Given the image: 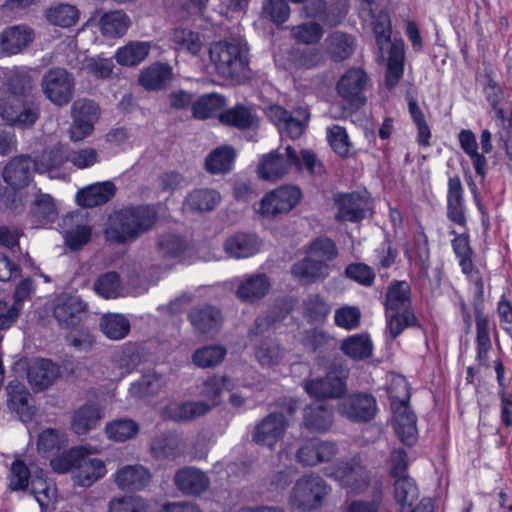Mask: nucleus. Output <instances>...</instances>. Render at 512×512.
<instances>
[{
	"mask_svg": "<svg viewBox=\"0 0 512 512\" xmlns=\"http://www.w3.org/2000/svg\"><path fill=\"white\" fill-rule=\"evenodd\" d=\"M150 450L157 459H174L180 453V443L176 436L161 434L152 439Z\"/></svg>",
	"mask_w": 512,
	"mask_h": 512,
	"instance_id": "obj_54",
	"label": "nucleus"
},
{
	"mask_svg": "<svg viewBox=\"0 0 512 512\" xmlns=\"http://www.w3.org/2000/svg\"><path fill=\"white\" fill-rule=\"evenodd\" d=\"M151 480L150 472L142 465H128L116 473L115 481L122 490H142Z\"/></svg>",
	"mask_w": 512,
	"mask_h": 512,
	"instance_id": "obj_33",
	"label": "nucleus"
},
{
	"mask_svg": "<svg viewBox=\"0 0 512 512\" xmlns=\"http://www.w3.org/2000/svg\"><path fill=\"white\" fill-rule=\"evenodd\" d=\"M452 247L459 258V265L464 274H470L473 270L472 254L468 235L460 234L452 240Z\"/></svg>",
	"mask_w": 512,
	"mask_h": 512,
	"instance_id": "obj_62",
	"label": "nucleus"
},
{
	"mask_svg": "<svg viewBox=\"0 0 512 512\" xmlns=\"http://www.w3.org/2000/svg\"><path fill=\"white\" fill-rule=\"evenodd\" d=\"M219 121L223 125L246 130L256 124L257 116L251 108L237 104L232 108L221 110Z\"/></svg>",
	"mask_w": 512,
	"mask_h": 512,
	"instance_id": "obj_37",
	"label": "nucleus"
},
{
	"mask_svg": "<svg viewBox=\"0 0 512 512\" xmlns=\"http://www.w3.org/2000/svg\"><path fill=\"white\" fill-rule=\"evenodd\" d=\"M337 410L351 422L366 423L373 420L378 412L377 400L372 394L355 392L344 397Z\"/></svg>",
	"mask_w": 512,
	"mask_h": 512,
	"instance_id": "obj_7",
	"label": "nucleus"
},
{
	"mask_svg": "<svg viewBox=\"0 0 512 512\" xmlns=\"http://www.w3.org/2000/svg\"><path fill=\"white\" fill-rule=\"evenodd\" d=\"M301 198V192L294 186L279 187L264 196L260 203V213L274 217L287 213L295 207Z\"/></svg>",
	"mask_w": 512,
	"mask_h": 512,
	"instance_id": "obj_14",
	"label": "nucleus"
},
{
	"mask_svg": "<svg viewBox=\"0 0 512 512\" xmlns=\"http://www.w3.org/2000/svg\"><path fill=\"white\" fill-rule=\"evenodd\" d=\"M100 329L109 339L120 340L128 335L130 322L120 314H105L100 320Z\"/></svg>",
	"mask_w": 512,
	"mask_h": 512,
	"instance_id": "obj_48",
	"label": "nucleus"
},
{
	"mask_svg": "<svg viewBox=\"0 0 512 512\" xmlns=\"http://www.w3.org/2000/svg\"><path fill=\"white\" fill-rule=\"evenodd\" d=\"M34 31L27 25H14L0 32V53L15 55L32 43Z\"/></svg>",
	"mask_w": 512,
	"mask_h": 512,
	"instance_id": "obj_18",
	"label": "nucleus"
},
{
	"mask_svg": "<svg viewBox=\"0 0 512 512\" xmlns=\"http://www.w3.org/2000/svg\"><path fill=\"white\" fill-rule=\"evenodd\" d=\"M304 316L310 322H323L331 311L330 305L319 294H311L304 301Z\"/></svg>",
	"mask_w": 512,
	"mask_h": 512,
	"instance_id": "obj_59",
	"label": "nucleus"
},
{
	"mask_svg": "<svg viewBox=\"0 0 512 512\" xmlns=\"http://www.w3.org/2000/svg\"><path fill=\"white\" fill-rule=\"evenodd\" d=\"M271 288V281L264 273L244 278L237 287L236 295L243 302L254 303L264 298Z\"/></svg>",
	"mask_w": 512,
	"mask_h": 512,
	"instance_id": "obj_25",
	"label": "nucleus"
},
{
	"mask_svg": "<svg viewBox=\"0 0 512 512\" xmlns=\"http://www.w3.org/2000/svg\"><path fill=\"white\" fill-rule=\"evenodd\" d=\"M31 213L39 221H52L57 215L53 198L49 194L37 193L31 206Z\"/></svg>",
	"mask_w": 512,
	"mask_h": 512,
	"instance_id": "obj_63",
	"label": "nucleus"
},
{
	"mask_svg": "<svg viewBox=\"0 0 512 512\" xmlns=\"http://www.w3.org/2000/svg\"><path fill=\"white\" fill-rule=\"evenodd\" d=\"M292 167H300V159L296 151L291 146H287L284 153L277 150L263 156L258 166V175L264 180L277 181L283 178Z\"/></svg>",
	"mask_w": 512,
	"mask_h": 512,
	"instance_id": "obj_9",
	"label": "nucleus"
},
{
	"mask_svg": "<svg viewBox=\"0 0 512 512\" xmlns=\"http://www.w3.org/2000/svg\"><path fill=\"white\" fill-rule=\"evenodd\" d=\"M60 375V368L49 359H40L28 369V380L35 390L50 386Z\"/></svg>",
	"mask_w": 512,
	"mask_h": 512,
	"instance_id": "obj_31",
	"label": "nucleus"
},
{
	"mask_svg": "<svg viewBox=\"0 0 512 512\" xmlns=\"http://www.w3.org/2000/svg\"><path fill=\"white\" fill-rule=\"evenodd\" d=\"M329 273L330 266L324 261H318L313 257H305L294 263L291 267L293 278L301 285L322 281L329 276Z\"/></svg>",
	"mask_w": 512,
	"mask_h": 512,
	"instance_id": "obj_23",
	"label": "nucleus"
},
{
	"mask_svg": "<svg viewBox=\"0 0 512 512\" xmlns=\"http://www.w3.org/2000/svg\"><path fill=\"white\" fill-rule=\"evenodd\" d=\"M261 247V240L254 233L238 232L228 237L223 245L225 253L235 259L255 255Z\"/></svg>",
	"mask_w": 512,
	"mask_h": 512,
	"instance_id": "obj_24",
	"label": "nucleus"
},
{
	"mask_svg": "<svg viewBox=\"0 0 512 512\" xmlns=\"http://www.w3.org/2000/svg\"><path fill=\"white\" fill-rule=\"evenodd\" d=\"M173 78L171 66L164 63H153L145 68L139 77V83L149 91L165 89Z\"/></svg>",
	"mask_w": 512,
	"mask_h": 512,
	"instance_id": "obj_32",
	"label": "nucleus"
},
{
	"mask_svg": "<svg viewBox=\"0 0 512 512\" xmlns=\"http://www.w3.org/2000/svg\"><path fill=\"white\" fill-rule=\"evenodd\" d=\"M157 220L158 212L153 206L125 207L110 216L104 234L108 241L118 244L133 242L150 231Z\"/></svg>",
	"mask_w": 512,
	"mask_h": 512,
	"instance_id": "obj_2",
	"label": "nucleus"
},
{
	"mask_svg": "<svg viewBox=\"0 0 512 512\" xmlns=\"http://www.w3.org/2000/svg\"><path fill=\"white\" fill-rule=\"evenodd\" d=\"M333 423V411L323 404H311L304 409L303 424L314 432H325Z\"/></svg>",
	"mask_w": 512,
	"mask_h": 512,
	"instance_id": "obj_36",
	"label": "nucleus"
},
{
	"mask_svg": "<svg viewBox=\"0 0 512 512\" xmlns=\"http://www.w3.org/2000/svg\"><path fill=\"white\" fill-rule=\"evenodd\" d=\"M66 161H68L67 152L63 147L57 146L44 150L41 155L33 159V169L35 172L46 173L60 168Z\"/></svg>",
	"mask_w": 512,
	"mask_h": 512,
	"instance_id": "obj_47",
	"label": "nucleus"
},
{
	"mask_svg": "<svg viewBox=\"0 0 512 512\" xmlns=\"http://www.w3.org/2000/svg\"><path fill=\"white\" fill-rule=\"evenodd\" d=\"M447 217L460 226L466 225L464 189L458 176L448 180Z\"/></svg>",
	"mask_w": 512,
	"mask_h": 512,
	"instance_id": "obj_27",
	"label": "nucleus"
},
{
	"mask_svg": "<svg viewBox=\"0 0 512 512\" xmlns=\"http://www.w3.org/2000/svg\"><path fill=\"white\" fill-rule=\"evenodd\" d=\"M188 318L194 329L202 335H215L222 324L221 311L211 305L197 306L190 310Z\"/></svg>",
	"mask_w": 512,
	"mask_h": 512,
	"instance_id": "obj_19",
	"label": "nucleus"
},
{
	"mask_svg": "<svg viewBox=\"0 0 512 512\" xmlns=\"http://www.w3.org/2000/svg\"><path fill=\"white\" fill-rule=\"evenodd\" d=\"M406 256L422 274L427 275L429 269V246L427 236L419 232L414 236V248L406 251Z\"/></svg>",
	"mask_w": 512,
	"mask_h": 512,
	"instance_id": "obj_49",
	"label": "nucleus"
},
{
	"mask_svg": "<svg viewBox=\"0 0 512 512\" xmlns=\"http://www.w3.org/2000/svg\"><path fill=\"white\" fill-rule=\"evenodd\" d=\"M394 497L403 508L412 507L419 497V490L415 481L408 476L398 477L394 483Z\"/></svg>",
	"mask_w": 512,
	"mask_h": 512,
	"instance_id": "obj_52",
	"label": "nucleus"
},
{
	"mask_svg": "<svg viewBox=\"0 0 512 512\" xmlns=\"http://www.w3.org/2000/svg\"><path fill=\"white\" fill-rule=\"evenodd\" d=\"M171 40L175 44L176 49L191 54H197L202 47V40L199 33L186 28L174 29Z\"/></svg>",
	"mask_w": 512,
	"mask_h": 512,
	"instance_id": "obj_55",
	"label": "nucleus"
},
{
	"mask_svg": "<svg viewBox=\"0 0 512 512\" xmlns=\"http://www.w3.org/2000/svg\"><path fill=\"white\" fill-rule=\"evenodd\" d=\"M245 47L238 40L218 41L211 44L210 59L217 72L226 79H235L246 69Z\"/></svg>",
	"mask_w": 512,
	"mask_h": 512,
	"instance_id": "obj_4",
	"label": "nucleus"
},
{
	"mask_svg": "<svg viewBox=\"0 0 512 512\" xmlns=\"http://www.w3.org/2000/svg\"><path fill=\"white\" fill-rule=\"evenodd\" d=\"M164 377L155 372L144 374L138 381L131 384L129 393L131 396L139 399H147L156 396L165 386Z\"/></svg>",
	"mask_w": 512,
	"mask_h": 512,
	"instance_id": "obj_40",
	"label": "nucleus"
},
{
	"mask_svg": "<svg viewBox=\"0 0 512 512\" xmlns=\"http://www.w3.org/2000/svg\"><path fill=\"white\" fill-rule=\"evenodd\" d=\"M116 192L113 182L105 181L92 184L78 191L76 195L77 202L83 207H96L107 203Z\"/></svg>",
	"mask_w": 512,
	"mask_h": 512,
	"instance_id": "obj_30",
	"label": "nucleus"
},
{
	"mask_svg": "<svg viewBox=\"0 0 512 512\" xmlns=\"http://www.w3.org/2000/svg\"><path fill=\"white\" fill-rule=\"evenodd\" d=\"M94 289L103 298H116L121 292L120 277L116 272H107L97 278Z\"/></svg>",
	"mask_w": 512,
	"mask_h": 512,
	"instance_id": "obj_61",
	"label": "nucleus"
},
{
	"mask_svg": "<svg viewBox=\"0 0 512 512\" xmlns=\"http://www.w3.org/2000/svg\"><path fill=\"white\" fill-rule=\"evenodd\" d=\"M338 452L335 442L312 437L300 444L295 459L303 467H314L331 461Z\"/></svg>",
	"mask_w": 512,
	"mask_h": 512,
	"instance_id": "obj_11",
	"label": "nucleus"
},
{
	"mask_svg": "<svg viewBox=\"0 0 512 512\" xmlns=\"http://www.w3.org/2000/svg\"><path fill=\"white\" fill-rule=\"evenodd\" d=\"M365 5L362 8V12L367 13L371 17L370 25L381 60H385L387 54V70L384 84L391 91L403 76L405 60L404 42L401 39L392 41V26L388 13L382 10L376 13L373 9V0H365Z\"/></svg>",
	"mask_w": 512,
	"mask_h": 512,
	"instance_id": "obj_1",
	"label": "nucleus"
},
{
	"mask_svg": "<svg viewBox=\"0 0 512 512\" xmlns=\"http://www.w3.org/2000/svg\"><path fill=\"white\" fill-rule=\"evenodd\" d=\"M105 431L108 438L124 442L138 433L139 425L132 419L121 418L108 423Z\"/></svg>",
	"mask_w": 512,
	"mask_h": 512,
	"instance_id": "obj_56",
	"label": "nucleus"
},
{
	"mask_svg": "<svg viewBox=\"0 0 512 512\" xmlns=\"http://www.w3.org/2000/svg\"><path fill=\"white\" fill-rule=\"evenodd\" d=\"M106 473L104 462L88 455L87 450L82 447L80 457L74 470L73 480L76 485L89 487Z\"/></svg>",
	"mask_w": 512,
	"mask_h": 512,
	"instance_id": "obj_22",
	"label": "nucleus"
},
{
	"mask_svg": "<svg viewBox=\"0 0 512 512\" xmlns=\"http://www.w3.org/2000/svg\"><path fill=\"white\" fill-rule=\"evenodd\" d=\"M290 15V7L285 0H265L261 10V17L277 26L285 23Z\"/></svg>",
	"mask_w": 512,
	"mask_h": 512,
	"instance_id": "obj_60",
	"label": "nucleus"
},
{
	"mask_svg": "<svg viewBox=\"0 0 512 512\" xmlns=\"http://www.w3.org/2000/svg\"><path fill=\"white\" fill-rule=\"evenodd\" d=\"M233 387L229 377L213 375L205 379L200 387V396L209 401L208 405L218 406L221 402V394L224 390H230Z\"/></svg>",
	"mask_w": 512,
	"mask_h": 512,
	"instance_id": "obj_43",
	"label": "nucleus"
},
{
	"mask_svg": "<svg viewBox=\"0 0 512 512\" xmlns=\"http://www.w3.org/2000/svg\"><path fill=\"white\" fill-rule=\"evenodd\" d=\"M411 289L406 281H394L386 292V313L399 312L410 302Z\"/></svg>",
	"mask_w": 512,
	"mask_h": 512,
	"instance_id": "obj_46",
	"label": "nucleus"
},
{
	"mask_svg": "<svg viewBox=\"0 0 512 512\" xmlns=\"http://www.w3.org/2000/svg\"><path fill=\"white\" fill-rule=\"evenodd\" d=\"M325 474L336 480L350 493L355 494L364 492L370 482L369 471L358 457L338 462L334 467L327 469Z\"/></svg>",
	"mask_w": 512,
	"mask_h": 512,
	"instance_id": "obj_5",
	"label": "nucleus"
},
{
	"mask_svg": "<svg viewBox=\"0 0 512 512\" xmlns=\"http://www.w3.org/2000/svg\"><path fill=\"white\" fill-rule=\"evenodd\" d=\"M109 512H148V504L138 496L114 497L109 502Z\"/></svg>",
	"mask_w": 512,
	"mask_h": 512,
	"instance_id": "obj_64",
	"label": "nucleus"
},
{
	"mask_svg": "<svg viewBox=\"0 0 512 512\" xmlns=\"http://www.w3.org/2000/svg\"><path fill=\"white\" fill-rule=\"evenodd\" d=\"M45 16L51 24L68 28L77 23L79 10L73 5L61 3L47 9Z\"/></svg>",
	"mask_w": 512,
	"mask_h": 512,
	"instance_id": "obj_53",
	"label": "nucleus"
},
{
	"mask_svg": "<svg viewBox=\"0 0 512 512\" xmlns=\"http://www.w3.org/2000/svg\"><path fill=\"white\" fill-rule=\"evenodd\" d=\"M233 147L225 145L214 149L205 160V167L211 174H224L232 169L235 160Z\"/></svg>",
	"mask_w": 512,
	"mask_h": 512,
	"instance_id": "obj_41",
	"label": "nucleus"
},
{
	"mask_svg": "<svg viewBox=\"0 0 512 512\" xmlns=\"http://www.w3.org/2000/svg\"><path fill=\"white\" fill-rule=\"evenodd\" d=\"M220 194L213 189H197L191 192L186 200L188 207L195 211H211L219 204Z\"/></svg>",
	"mask_w": 512,
	"mask_h": 512,
	"instance_id": "obj_51",
	"label": "nucleus"
},
{
	"mask_svg": "<svg viewBox=\"0 0 512 512\" xmlns=\"http://www.w3.org/2000/svg\"><path fill=\"white\" fill-rule=\"evenodd\" d=\"M258 363L264 368L279 365L285 357V349L275 340L262 341L255 350Z\"/></svg>",
	"mask_w": 512,
	"mask_h": 512,
	"instance_id": "obj_45",
	"label": "nucleus"
},
{
	"mask_svg": "<svg viewBox=\"0 0 512 512\" xmlns=\"http://www.w3.org/2000/svg\"><path fill=\"white\" fill-rule=\"evenodd\" d=\"M347 375L329 371L325 376H318L304 381V390L317 400H333L341 398L347 391Z\"/></svg>",
	"mask_w": 512,
	"mask_h": 512,
	"instance_id": "obj_8",
	"label": "nucleus"
},
{
	"mask_svg": "<svg viewBox=\"0 0 512 512\" xmlns=\"http://www.w3.org/2000/svg\"><path fill=\"white\" fill-rule=\"evenodd\" d=\"M33 159L29 155H18L12 158L5 166L2 176L4 181L13 189L7 198L17 195V191L25 188L31 181Z\"/></svg>",
	"mask_w": 512,
	"mask_h": 512,
	"instance_id": "obj_16",
	"label": "nucleus"
},
{
	"mask_svg": "<svg viewBox=\"0 0 512 512\" xmlns=\"http://www.w3.org/2000/svg\"><path fill=\"white\" fill-rule=\"evenodd\" d=\"M226 356V349L220 345H212L197 349L192 360L201 368H209L220 364Z\"/></svg>",
	"mask_w": 512,
	"mask_h": 512,
	"instance_id": "obj_58",
	"label": "nucleus"
},
{
	"mask_svg": "<svg viewBox=\"0 0 512 512\" xmlns=\"http://www.w3.org/2000/svg\"><path fill=\"white\" fill-rule=\"evenodd\" d=\"M288 426L289 422L282 412L269 413L255 425L251 432L252 441L272 450L282 440Z\"/></svg>",
	"mask_w": 512,
	"mask_h": 512,
	"instance_id": "obj_13",
	"label": "nucleus"
},
{
	"mask_svg": "<svg viewBox=\"0 0 512 512\" xmlns=\"http://www.w3.org/2000/svg\"><path fill=\"white\" fill-rule=\"evenodd\" d=\"M8 405L15 411L22 420L30 419L33 414V408L29 405L30 393L25 384L19 380H11L7 387Z\"/></svg>",
	"mask_w": 512,
	"mask_h": 512,
	"instance_id": "obj_35",
	"label": "nucleus"
},
{
	"mask_svg": "<svg viewBox=\"0 0 512 512\" xmlns=\"http://www.w3.org/2000/svg\"><path fill=\"white\" fill-rule=\"evenodd\" d=\"M86 304L79 296L62 294L55 300L53 317L59 326L64 329H74L82 321Z\"/></svg>",
	"mask_w": 512,
	"mask_h": 512,
	"instance_id": "obj_15",
	"label": "nucleus"
},
{
	"mask_svg": "<svg viewBox=\"0 0 512 512\" xmlns=\"http://www.w3.org/2000/svg\"><path fill=\"white\" fill-rule=\"evenodd\" d=\"M476 326V360L479 365L489 368V353L492 350L490 337V321L488 317L479 309L475 310Z\"/></svg>",
	"mask_w": 512,
	"mask_h": 512,
	"instance_id": "obj_26",
	"label": "nucleus"
},
{
	"mask_svg": "<svg viewBox=\"0 0 512 512\" xmlns=\"http://www.w3.org/2000/svg\"><path fill=\"white\" fill-rule=\"evenodd\" d=\"M0 117L11 127H31L39 117V109L24 98H0Z\"/></svg>",
	"mask_w": 512,
	"mask_h": 512,
	"instance_id": "obj_10",
	"label": "nucleus"
},
{
	"mask_svg": "<svg viewBox=\"0 0 512 512\" xmlns=\"http://www.w3.org/2000/svg\"><path fill=\"white\" fill-rule=\"evenodd\" d=\"M130 24L129 17L121 10L105 13L99 21L102 34L110 38L123 36L130 27Z\"/></svg>",
	"mask_w": 512,
	"mask_h": 512,
	"instance_id": "obj_42",
	"label": "nucleus"
},
{
	"mask_svg": "<svg viewBox=\"0 0 512 512\" xmlns=\"http://www.w3.org/2000/svg\"><path fill=\"white\" fill-rule=\"evenodd\" d=\"M340 350L352 360L363 361L372 356L373 342L368 334H354L342 341Z\"/></svg>",
	"mask_w": 512,
	"mask_h": 512,
	"instance_id": "obj_39",
	"label": "nucleus"
},
{
	"mask_svg": "<svg viewBox=\"0 0 512 512\" xmlns=\"http://www.w3.org/2000/svg\"><path fill=\"white\" fill-rule=\"evenodd\" d=\"M151 47V42L130 41L125 46L117 49L114 58L122 66H137L147 58Z\"/></svg>",
	"mask_w": 512,
	"mask_h": 512,
	"instance_id": "obj_38",
	"label": "nucleus"
},
{
	"mask_svg": "<svg viewBox=\"0 0 512 512\" xmlns=\"http://www.w3.org/2000/svg\"><path fill=\"white\" fill-rule=\"evenodd\" d=\"M324 34V28L317 22H306L294 26L291 29V36L300 44L314 45L317 44Z\"/></svg>",
	"mask_w": 512,
	"mask_h": 512,
	"instance_id": "obj_57",
	"label": "nucleus"
},
{
	"mask_svg": "<svg viewBox=\"0 0 512 512\" xmlns=\"http://www.w3.org/2000/svg\"><path fill=\"white\" fill-rule=\"evenodd\" d=\"M356 50V38L342 31H333L324 40V53L335 63L349 59Z\"/></svg>",
	"mask_w": 512,
	"mask_h": 512,
	"instance_id": "obj_20",
	"label": "nucleus"
},
{
	"mask_svg": "<svg viewBox=\"0 0 512 512\" xmlns=\"http://www.w3.org/2000/svg\"><path fill=\"white\" fill-rule=\"evenodd\" d=\"M174 482L180 491L188 495H199L209 487L206 474L193 467L180 469L175 474Z\"/></svg>",
	"mask_w": 512,
	"mask_h": 512,
	"instance_id": "obj_29",
	"label": "nucleus"
},
{
	"mask_svg": "<svg viewBox=\"0 0 512 512\" xmlns=\"http://www.w3.org/2000/svg\"><path fill=\"white\" fill-rule=\"evenodd\" d=\"M393 426L396 435L406 445H413L418 438L417 417L409 405L393 406Z\"/></svg>",
	"mask_w": 512,
	"mask_h": 512,
	"instance_id": "obj_21",
	"label": "nucleus"
},
{
	"mask_svg": "<svg viewBox=\"0 0 512 512\" xmlns=\"http://www.w3.org/2000/svg\"><path fill=\"white\" fill-rule=\"evenodd\" d=\"M335 205V219L338 221H361L372 209V201L366 191L339 193L335 196Z\"/></svg>",
	"mask_w": 512,
	"mask_h": 512,
	"instance_id": "obj_12",
	"label": "nucleus"
},
{
	"mask_svg": "<svg viewBox=\"0 0 512 512\" xmlns=\"http://www.w3.org/2000/svg\"><path fill=\"white\" fill-rule=\"evenodd\" d=\"M102 417L103 414L98 405L84 404L73 413L71 428L77 435L87 434L97 427Z\"/></svg>",
	"mask_w": 512,
	"mask_h": 512,
	"instance_id": "obj_34",
	"label": "nucleus"
},
{
	"mask_svg": "<svg viewBox=\"0 0 512 512\" xmlns=\"http://www.w3.org/2000/svg\"><path fill=\"white\" fill-rule=\"evenodd\" d=\"M41 88L46 96H72L75 78L65 68H51L43 75Z\"/></svg>",
	"mask_w": 512,
	"mask_h": 512,
	"instance_id": "obj_17",
	"label": "nucleus"
},
{
	"mask_svg": "<svg viewBox=\"0 0 512 512\" xmlns=\"http://www.w3.org/2000/svg\"><path fill=\"white\" fill-rule=\"evenodd\" d=\"M330 486L318 474L309 473L299 477L294 483L289 496L288 505L292 510L311 512L319 509L330 493Z\"/></svg>",
	"mask_w": 512,
	"mask_h": 512,
	"instance_id": "obj_3",
	"label": "nucleus"
},
{
	"mask_svg": "<svg viewBox=\"0 0 512 512\" xmlns=\"http://www.w3.org/2000/svg\"><path fill=\"white\" fill-rule=\"evenodd\" d=\"M211 410L206 401H191L174 404L169 408L170 416L176 421H189L203 416Z\"/></svg>",
	"mask_w": 512,
	"mask_h": 512,
	"instance_id": "obj_50",
	"label": "nucleus"
},
{
	"mask_svg": "<svg viewBox=\"0 0 512 512\" xmlns=\"http://www.w3.org/2000/svg\"><path fill=\"white\" fill-rule=\"evenodd\" d=\"M100 115L101 110L97 103L88 98H78L72 105L73 121L69 128L70 139L78 142L90 136Z\"/></svg>",
	"mask_w": 512,
	"mask_h": 512,
	"instance_id": "obj_6",
	"label": "nucleus"
},
{
	"mask_svg": "<svg viewBox=\"0 0 512 512\" xmlns=\"http://www.w3.org/2000/svg\"><path fill=\"white\" fill-rule=\"evenodd\" d=\"M458 139L463 151L470 157L476 173L484 176L487 160L483 154L478 153V143L475 134L471 130H461Z\"/></svg>",
	"mask_w": 512,
	"mask_h": 512,
	"instance_id": "obj_44",
	"label": "nucleus"
},
{
	"mask_svg": "<svg viewBox=\"0 0 512 512\" xmlns=\"http://www.w3.org/2000/svg\"><path fill=\"white\" fill-rule=\"evenodd\" d=\"M370 87V78L362 68L348 69L338 80V96H360Z\"/></svg>",
	"mask_w": 512,
	"mask_h": 512,
	"instance_id": "obj_28",
	"label": "nucleus"
}]
</instances>
